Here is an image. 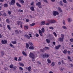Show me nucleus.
Returning a JSON list of instances; mask_svg holds the SVG:
<instances>
[{
    "label": "nucleus",
    "mask_w": 73,
    "mask_h": 73,
    "mask_svg": "<svg viewBox=\"0 0 73 73\" xmlns=\"http://www.w3.org/2000/svg\"><path fill=\"white\" fill-rule=\"evenodd\" d=\"M29 57L32 58V61H35V54L32 52H30L29 54Z\"/></svg>",
    "instance_id": "obj_1"
},
{
    "label": "nucleus",
    "mask_w": 73,
    "mask_h": 73,
    "mask_svg": "<svg viewBox=\"0 0 73 73\" xmlns=\"http://www.w3.org/2000/svg\"><path fill=\"white\" fill-rule=\"evenodd\" d=\"M25 37H26L28 39H30V37H32V35L31 33H29L28 34V35H25Z\"/></svg>",
    "instance_id": "obj_2"
},
{
    "label": "nucleus",
    "mask_w": 73,
    "mask_h": 73,
    "mask_svg": "<svg viewBox=\"0 0 73 73\" xmlns=\"http://www.w3.org/2000/svg\"><path fill=\"white\" fill-rule=\"evenodd\" d=\"M47 22L50 24H52L53 23H55L56 21L54 20H49V19H48L47 20Z\"/></svg>",
    "instance_id": "obj_3"
},
{
    "label": "nucleus",
    "mask_w": 73,
    "mask_h": 73,
    "mask_svg": "<svg viewBox=\"0 0 73 73\" xmlns=\"http://www.w3.org/2000/svg\"><path fill=\"white\" fill-rule=\"evenodd\" d=\"M41 3L40 2L36 3V5L38 6V7L39 8H42V6L41 5Z\"/></svg>",
    "instance_id": "obj_4"
},
{
    "label": "nucleus",
    "mask_w": 73,
    "mask_h": 73,
    "mask_svg": "<svg viewBox=\"0 0 73 73\" xmlns=\"http://www.w3.org/2000/svg\"><path fill=\"white\" fill-rule=\"evenodd\" d=\"M53 14L54 16H56V15H59V13H58V12H57V11H54L53 12Z\"/></svg>",
    "instance_id": "obj_5"
},
{
    "label": "nucleus",
    "mask_w": 73,
    "mask_h": 73,
    "mask_svg": "<svg viewBox=\"0 0 73 73\" xmlns=\"http://www.w3.org/2000/svg\"><path fill=\"white\" fill-rule=\"evenodd\" d=\"M15 3V0H12L11 1V3H9V4L13 5Z\"/></svg>",
    "instance_id": "obj_6"
},
{
    "label": "nucleus",
    "mask_w": 73,
    "mask_h": 73,
    "mask_svg": "<svg viewBox=\"0 0 73 73\" xmlns=\"http://www.w3.org/2000/svg\"><path fill=\"white\" fill-rule=\"evenodd\" d=\"M1 43L3 44H7V41L6 40H4H4H1Z\"/></svg>",
    "instance_id": "obj_7"
},
{
    "label": "nucleus",
    "mask_w": 73,
    "mask_h": 73,
    "mask_svg": "<svg viewBox=\"0 0 73 73\" xmlns=\"http://www.w3.org/2000/svg\"><path fill=\"white\" fill-rule=\"evenodd\" d=\"M31 68H32V67L31 66L26 67V68L27 69H28V71H29V72H31Z\"/></svg>",
    "instance_id": "obj_8"
},
{
    "label": "nucleus",
    "mask_w": 73,
    "mask_h": 73,
    "mask_svg": "<svg viewBox=\"0 0 73 73\" xmlns=\"http://www.w3.org/2000/svg\"><path fill=\"white\" fill-rule=\"evenodd\" d=\"M61 45H59L58 46H57L56 47H55V49H59V48H60L61 47Z\"/></svg>",
    "instance_id": "obj_9"
},
{
    "label": "nucleus",
    "mask_w": 73,
    "mask_h": 73,
    "mask_svg": "<svg viewBox=\"0 0 73 73\" xmlns=\"http://www.w3.org/2000/svg\"><path fill=\"white\" fill-rule=\"evenodd\" d=\"M38 31H39V34H40V35L41 36H42V32L41 31V30H39Z\"/></svg>",
    "instance_id": "obj_10"
},
{
    "label": "nucleus",
    "mask_w": 73,
    "mask_h": 73,
    "mask_svg": "<svg viewBox=\"0 0 73 73\" xmlns=\"http://www.w3.org/2000/svg\"><path fill=\"white\" fill-rule=\"evenodd\" d=\"M19 64L21 66H24V65L21 62H19Z\"/></svg>",
    "instance_id": "obj_11"
},
{
    "label": "nucleus",
    "mask_w": 73,
    "mask_h": 73,
    "mask_svg": "<svg viewBox=\"0 0 73 73\" xmlns=\"http://www.w3.org/2000/svg\"><path fill=\"white\" fill-rule=\"evenodd\" d=\"M22 54L24 55L25 56H27V53H26L24 51L22 52Z\"/></svg>",
    "instance_id": "obj_12"
},
{
    "label": "nucleus",
    "mask_w": 73,
    "mask_h": 73,
    "mask_svg": "<svg viewBox=\"0 0 73 73\" xmlns=\"http://www.w3.org/2000/svg\"><path fill=\"white\" fill-rule=\"evenodd\" d=\"M58 40L59 41L62 42L64 41V39L62 38H59Z\"/></svg>",
    "instance_id": "obj_13"
},
{
    "label": "nucleus",
    "mask_w": 73,
    "mask_h": 73,
    "mask_svg": "<svg viewBox=\"0 0 73 73\" xmlns=\"http://www.w3.org/2000/svg\"><path fill=\"white\" fill-rule=\"evenodd\" d=\"M67 20L69 23H71V22H72V20L70 18H68Z\"/></svg>",
    "instance_id": "obj_14"
},
{
    "label": "nucleus",
    "mask_w": 73,
    "mask_h": 73,
    "mask_svg": "<svg viewBox=\"0 0 73 73\" xmlns=\"http://www.w3.org/2000/svg\"><path fill=\"white\" fill-rule=\"evenodd\" d=\"M29 46V44L27 43L26 44V48L28 49Z\"/></svg>",
    "instance_id": "obj_15"
},
{
    "label": "nucleus",
    "mask_w": 73,
    "mask_h": 73,
    "mask_svg": "<svg viewBox=\"0 0 73 73\" xmlns=\"http://www.w3.org/2000/svg\"><path fill=\"white\" fill-rule=\"evenodd\" d=\"M29 49L32 50L34 49H35V47L33 46H30L29 47Z\"/></svg>",
    "instance_id": "obj_16"
},
{
    "label": "nucleus",
    "mask_w": 73,
    "mask_h": 73,
    "mask_svg": "<svg viewBox=\"0 0 73 73\" xmlns=\"http://www.w3.org/2000/svg\"><path fill=\"white\" fill-rule=\"evenodd\" d=\"M45 24V21H42L40 23L41 25H44Z\"/></svg>",
    "instance_id": "obj_17"
},
{
    "label": "nucleus",
    "mask_w": 73,
    "mask_h": 73,
    "mask_svg": "<svg viewBox=\"0 0 73 73\" xmlns=\"http://www.w3.org/2000/svg\"><path fill=\"white\" fill-rule=\"evenodd\" d=\"M46 41L47 42V43H49L50 42V40L48 39H46Z\"/></svg>",
    "instance_id": "obj_18"
},
{
    "label": "nucleus",
    "mask_w": 73,
    "mask_h": 73,
    "mask_svg": "<svg viewBox=\"0 0 73 73\" xmlns=\"http://www.w3.org/2000/svg\"><path fill=\"white\" fill-rule=\"evenodd\" d=\"M11 42L12 43V44H16L17 43L16 41L15 40L11 41Z\"/></svg>",
    "instance_id": "obj_19"
},
{
    "label": "nucleus",
    "mask_w": 73,
    "mask_h": 73,
    "mask_svg": "<svg viewBox=\"0 0 73 73\" xmlns=\"http://www.w3.org/2000/svg\"><path fill=\"white\" fill-rule=\"evenodd\" d=\"M30 9L31 10V11H34V7H31L30 8Z\"/></svg>",
    "instance_id": "obj_20"
},
{
    "label": "nucleus",
    "mask_w": 73,
    "mask_h": 73,
    "mask_svg": "<svg viewBox=\"0 0 73 73\" xmlns=\"http://www.w3.org/2000/svg\"><path fill=\"white\" fill-rule=\"evenodd\" d=\"M47 62L48 64H50V63H51V61H50V60L49 58L47 59Z\"/></svg>",
    "instance_id": "obj_21"
},
{
    "label": "nucleus",
    "mask_w": 73,
    "mask_h": 73,
    "mask_svg": "<svg viewBox=\"0 0 73 73\" xmlns=\"http://www.w3.org/2000/svg\"><path fill=\"white\" fill-rule=\"evenodd\" d=\"M7 28L8 29H9V30H11V27H10V25H7Z\"/></svg>",
    "instance_id": "obj_22"
},
{
    "label": "nucleus",
    "mask_w": 73,
    "mask_h": 73,
    "mask_svg": "<svg viewBox=\"0 0 73 73\" xmlns=\"http://www.w3.org/2000/svg\"><path fill=\"white\" fill-rule=\"evenodd\" d=\"M19 1L21 4H24V1L23 0H19Z\"/></svg>",
    "instance_id": "obj_23"
},
{
    "label": "nucleus",
    "mask_w": 73,
    "mask_h": 73,
    "mask_svg": "<svg viewBox=\"0 0 73 73\" xmlns=\"http://www.w3.org/2000/svg\"><path fill=\"white\" fill-rule=\"evenodd\" d=\"M29 28L28 27V26H24V29H28Z\"/></svg>",
    "instance_id": "obj_24"
},
{
    "label": "nucleus",
    "mask_w": 73,
    "mask_h": 73,
    "mask_svg": "<svg viewBox=\"0 0 73 73\" xmlns=\"http://www.w3.org/2000/svg\"><path fill=\"white\" fill-rule=\"evenodd\" d=\"M41 31L43 33H44V32H45V29L44 28H42L41 29Z\"/></svg>",
    "instance_id": "obj_25"
},
{
    "label": "nucleus",
    "mask_w": 73,
    "mask_h": 73,
    "mask_svg": "<svg viewBox=\"0 0 73 73\" xmlns=\"http://www.w3.org/2000/svg\"><path fill=\"white\" fill-rule=\"evenodd\" d=\"M51 65L52 66H54V65H55V64H54V62H52L51 63Z\"/></svg>",
    "instance_id": "obj_26"
},
{
    "label": "nucleus",
    "mask_w": 73,
    "mask_h": 73,
    "mask_svg": "<svg viewBox=\"0 0 73 73\" xmlns=\"http://www.w3.org/2000/svg\"><path fill=\"white\" fill-rule=\"evenodd\" d=\"M4 7L5 8L7 7H8V4H7V3L4 4Z\"/></svg>",
    "instance_id": "obj_27"
},
{
    "label": "nucleus",
    "mask_w": 73,
    "mask_h": 73,
    "mask_svg": "<svg viewBox=\"0 0 73 73\" xmlns=\"http://www.w3.org/2000/svg\"><path fill=\"white\" fill-rule=\"evenodd\" d=\"M9 45L11 48H14V46H13V45L12 44L10 43Z\"/></svg>",
    "instance_id": "obj_28"
},
{
    "label": "nucleus",
    "mask_w": 73,
    "mask_h": 73,
    "mask_svg": "<svg viewBox=\"0 0 73 73\" xmlns=\"http://www.w3.org/2000/svg\"><path fill=\"white\" fill-rule=\"evenodd\" d=\"M35 25V23H33L32 24L30 25V27H33V26H34Z\"/></svg>",
    "instance_id": "obj_29"
},
{
    "label": "nucleus",
    "mask_w": 73,
    "mask_h": 73,
    "mask_svg": "<svg viewBox=\"0 0 73 73\" xmlns=\"http://www.w3.org/2000/svg\"><path fill=\"white\" fill-rule=\"evenodd\" d=\"M61 37L62 38H63V39H64V35L63 34H62L61 35Z\"/></svg>",
    "instance_id": "obj_30"
},
{
    "label": "nucleus",
    "mask_w": 73,
    "mask_h": 73,
    "mask_svg": "<svg viewBox=\"0 0 73 73\" xmlns=\"http://www.w3.org/2000/svg\"><path fill=\"white\" fill-rule=\"evenodd\" d=\"M9 67L10 68H11V69H12V68H13V64H11L9 66Z\"/></svg>",
    "instance_id": "obj_31"
},
{
    "label": "nucleus",
    "mask_w": 73,
    "mask_h": 73,
    "mask_svg": "<svg viewBox=\"0 0 73 73\" xmlns=\"http://www.w3.org/2000/svg\"><path fill=\"white\" fill-rule=\"evenodd\" d=\"M44 50H45V48H43V50H40V52H44Z\"/></svg>",
    "instance_id": "obj_32"
},
{
    "label": "nucleus",
    "mask_w": 73,
    "mask_h": 73,
    "mask_svg": "<svg viewBox=\"0 0 73 73\" xmlns=\"http://www.w3.org/2000/svg\"><path fill=\"white\" fill-rule=\"evenodd\" d=\"M67 52H68V51H67V50H64L63 52L64 54H66Z\"/></svg>",
    "instance_id": "obj_33"
},
{
    "label": "nucleus",
    "mask_w": 73,
    "mask_h": 73,
    "mask_svg": "<svg viewBox=\"0 0 73 73\" xmlns=\"http://www.w3.org/2000/svg\"><path fill=\"white\" fill-rule=\"evenodd\" d=\"M14 70H16V69L17 68V66H13V68Z\"/></svg>",
    "instance_id": "obj_34"
},
{
    "label": "nucleus",
    "mask_w": 73,
    "mask_h": 73,
    "mask_svg": "<svg viewBox=\"0 0 73 73\" xmlns=\"http://www.w3.org/2000/svg\"><path fill=\"white\" fill-rule=\"evenodd\" d=\"M21 21H18L17 22V24L18 25H21Z\"/></svg>",
    "instance_id": "obj_35"
},
{
    "label": "nucleus",
    "mask_w": 73,
    "mask_h": 73,
    "mask_svg": "<svg viewBox=\"0 0 73 73\" xmlns=\"http://www.w3.org/2000/svg\"><path fill=\"white\" fill-rule=\"evenodd\" d=\"M42 56L43 57H44V58L45 57H46V53L42 54Z\"/></svg>",
    "instance_id": "obj_36"
},
{
    "label": "nucleus",
    "mask_w": 73,
    "mask_h": 73,
    "mask_svg": "<svg viewBox=\"0 0 73 73\" xmlns=\"http://www.w3.org/2000/svg\"><path fill=\"white\" fill-rule=\"evenodd\" d=\"M58 9L60 12H62V10L61 9V8L60 7H58Z\"/></svg>",
    "instance_id": "obj_37"
},
{
    "label": "nucleus",
    "mask_w": 73,
    "mask_h": 73,
    "mask_svg": "<svg viewBox=\"0 0 73 73\" xmlns=\"http://www.w3.org/2000/svg\"><path fill=\"white\" fill-rule=\"evenodd\" d=\"M62 28H63V29H67V28H66V26H63L62 27Z\"/></svg>",
    "instance_id": "obj_38"
},
{
    "label": "nucleus",
    "mask_w": 73,
    "mask_h": 73,
    "mask_svg": "<svg viewBox=\"0 0 73 73\" xmlns=\"http://www.w3.org/2000/svg\"><path fill=\"white\" fill-rule=\"evenodd\" d=\"M28 44H29V45H31V46H32L33 45V43H32L31 42H28Z\"/></svg>",
    "instance_id": "obj_39"
},
{
    "label": "nucleus",
    "mask_w": 73,
    "mask_h": 73,
    "mask_svg": "<svg viewBox=\"0 0 73 73\" xmlns=\"http://www.w3.org/2000/svg\"><path fill=\"white\" fill-rule=\"evenodd\" d=\"M16 4L19 7H21V5L19 3H17Z\"/></svg>",
    "instance_id": "obj_40"
},
{
    "label": "nucleus",
    "mask_w": 73,
    "mask_h": 73,
    "mask_svg": "<svg viewBox=\"0 0 73 73\" xmlns=\"http://www.w3.org/2000/svg\"><path fill=\"white\" fill-rule=\"evenodd\" d=\"M53 35H54V36L55 37H57V34H56V33H55V32H53Z\"/></svg>",
    "instance_id": "obj_41"
},
{
    "label": "nucleus",
    "mask_w": 73,
    "mask_h": 73,
    "mask_svg": "<svg viewBox=\"0 0 73 73\" xmlns=\"http://www.w3.org/2000/svg\"><path fill=\"white\" fill-rule=\"evenodd\" d=\"M2 16H4V17H5V16H7V14L5 13L2 15Z\"/></svg>",
    "instance_id": "obj_42"
},
{
    "label": "nucleus",
    "mask_w": 73,
    "mask_h": 73,
    "mask_svg": "<svg viewBox=\"0 0 73 73\" xmlns=\"http://www.w3.org/2000/svg\"><path fill=\"white\" fill-rule=\"evenodd\" d=\"M18 61H21V57H19L18 59Z\"/></svg>",
    "instance_id": "obj_43"
},
{
    "label": "nucleus",
    "mask_w": 73,
    "mask_h": 73,
    "mask_svg": "<svg viewBox=\"0 0 73 73\" xmlns=\"http://www.w3.org/2000/svg\"><path fill=\"white\" fill-rule=\"evenodd\" d=\"M49 29H51L52 30H53V29H54V28L52 27H49Z\"/></svg>",
    "instance_id": "obj_44"
},
{
    "label": "nucleus",
    "mask_w": 73,
    "mask_h": 73,
    "mask_svg": "<svg viewBox=\"0 0 73 73\" xmlns=\"http://www.w3.org/2000/svg\"><path fill=\"white\" fill-rule=\"evenodd\" d=\"M31 5H32V6H33L34 5V2H31Z\"/></svg>",
    "instance_id": "obj_45"
},
{
    "label": "nucleus",
    "mask_w": 73,
    "mask_h": 73,
    "mask_svg": "<svg viewBox=\"0 0 73 73\" xmlns=\"http://www.w3.org/2000/svg\"><path fill=\"white\" fill-rule=\"evenodd\" d=\"M59 4L61 5H62V6H63L64 5L63 4H62V1H60L59 2Z\"/></svg>",
    "instance_id": "obj_46"
},
{
    "label": "nucleus",
    "mask_w": 73,
    "mask_h": 73,
    "mask_svg": "<svg viewBox=\"0 0 73 73\" xmlns=\"http://www.w3.org/2000/svg\"><path fill=\"white\" fill-rule=\"evenodd\" d=\"M15 32L16 34H17V35H19V31H17V30H15Z\"/></svg>",
    "instance_id": "obj_47"
},
{
    "label": "nucleus",
    "mask_w": 73,
    "mask_h": 73,
    "mask_svg": "<svg viewBox=\"0 0 73 73\" xmlns=\"http://www.w3.org/2000/svg\"><path fill=\"white\" fill-rule=\"evenodd\" d=\"M18 12H23V11L19 9L18 10Z\"/></svg>",
    "instance_id": "obj_48"
},
{
    "label": "nucleus",
    "mask_w": 73,
    "mask_h": 73,
    "mask_svg": "<svg viewBox=\"0 0 73 73\" xmlns=\"http://www.w3.org/2000/svg\"><path fill=\"white\" fill-rule=\"evenodd\" d=\"M68 60H69L71 62H72V60L70 59V56H68Z\"/></svg>",
    "instance_id": "obj_49"
},
{
    "label": "nucleus",
    "mask_w": 73,
    "mask_h": 73,
    "mask_svg": "<svg viewBox=\"0 0 73 73\" xmlns=\"http://www.w3.org/2000/svg\"><path fill=\"white\" fill-rule=\"evenodd\" d=\"M6 22L7 23H9V20L8 19H7L6 20Z\"/></svg>",
    "instance_id": "obj_50"
},
{
    "label": "nucleus",
    "mask_w": 73,
    "mask_h": 73,
    "mask_svg": "<svg viewBox=\"0 0 73 73\" xmlns=\"http://www.w3.org/2000/svg\"><path fill=\"white\" fill-rule=\"evenodd\" d=\"M8 13L9 14V15H11V11H8Z\"/></svg>",
    "instance_id": "obj_51"
},
{
    "label": "nucleus",
    "mask_w": 73,
    "mask_h": 73,
    "mask_svg": "<svg viewBox=\"0 0 73 73\" xmlns=\"http://www.w3.org/2000/svg\"><path fill=\"white\" fill-rule=\"evenodd\" d=\"M49 57V54H46V57H47L48 58V57Z\"/></svg>",
    "instance_id": "obj_52"
},
{
    "label": "nucleus",
    "mask_w": 73,
    "mask_h": 73,
    "mask_svg": "<svg viewBox=\"0 0 73 73\" xmlns=\"http://www.w3.org/2000/svg\"><path fill=\"white\" fill-rule=\"evenodd\" d=\"M45 48L46 49V50H49V47H45Z\"/></svg>",
    "instance_id": "obj_53"
},
{
    "label": "nucleus",
    "mask_w": 73,
    "mask_h": 73,
    "mask_svg": "<svg viewBox=\"0 0 73 73\" xmlns=\"http://www.w3.org/2000/svg\"><path fill=\"white\" fill-rule=\"evenodd\" d=\"M60 70L61 72H62V71H63V69H62V68H60Z\"/></svg>",
    "instance_id": "obj_54"
},
{
    "label": "nucleus",
    "mask_w": 73,
    "mask_h": 73,
    "mask_svg": "<svg viewBox=\"0 0 73 73\" xmlns=\"http://www.w3.org/2000/svg\"><path fill=\"white\" fill-rule=\"evenodd\" d=\"M19 69L20 70H23V68L21 67H19Z\"/></svg>",
    "instance_id": "obj_55"
},
{
    "label": "nucleus",
    "mask_w": 73,
    "mask_h": 73,
    "mask_svg": "<svg viewBox=\"0 0 73 73\" xmlns=\"http://www.w3.org/2000/svg\"><path fill=\"white\" fill-rule=\"evenodd\" d=\"M63 1L64 3H66L67 2L66 0H63Z\"/></svg>",
    "instance_id": "obj_56"
},
{
    "label": "nucleus",
    "mask_w": 73,
    "mask_h": 73,
    "mask_svg": "<svg viewBox=\"0 0 73 73\" xmlns=\"http://www.w3.org/2000/svg\"><path fill=\"white\" fill-rule=\"evenodd\" d=\"M50 23H48H48H46V25H49L50 24Z\"/></svg>",
    "instance_id": "obj_57"
},
{
    "label": "nucleus",
    "mask_w": 73,
    "mask_h": 73,
    "mask_svg": "<svg viewBox=\"0 0 73 73\" xmlns=\"http://www.w3.org/2000/svg\"><path fill=\"white\" fill-rule=\"evenodd\" d=\"M63 23L64 25H65V21L63 20Z\"/></svg>",
    "instance_id": "obj_58"
},
{
    "label": "nucleus",
    "mask_w": 73,
    "mask_h": 73,
    "mask_svg": "<svg viewBox=\"0 0 73 73\" xmlns=\"http://www.w3.org/2000/svg\"><path fill=\"white\" fill-rule=\"evenodd\" d=\"M35 35L36 36V37H38V36H39V35H38V34L36 33Z\"/></svg>",
    "instance_id": "obj_59"
},
{
    "label": "nucleus",
    "mask_w": 73,
    "mask_h": 73,
    "mask_svg": "<svg viewBox=\"0 0 73 73\" xmlns=\"http://www.w3.org/2000/svg\"><path fill=\"white\" fill-rule=\"evenodd\" d=\"M70 40L71 42H73V38H71Z\"/></svg>",
    "instance_id": "obj_60"
},
{
    "label": "nucleus",
    "mask_w": 73,
    "mask_h": 73,
    "mask_svg": "<svg viewBox=\"0 0 73 73\" xmlns=\"http://www.w3.org/2000/svg\"><path fill=\"white\" fill-rule=\"evenodd\" d=\"M44 1L45 2V3H47L48 1H47V0H42Z\"/></svg>",
    "instance_id": "obj_61"
},
{
    "label": "nucleus",
    "mask_w": 73,
    "mask_h": 73,
    "mask_svg": "<svg viewBox=\"0 0 73 73\" xmlns=\"http://www.w3.org/2000/svg\"><path fill=\"white\" fill-rule=\"evenodd\" d=\"M2 8H3V5L0 6V10H1L2 9Z\"/></svg>",
    "instance_id": "obj_62"
},
{
    "label": "nucleus",
    "mask_w": 73,
    "mask_h": 73,
    "mask_svg": "<svg viewBox=\"0 0 73 73\" xmlns=\"http://www.w3.org/2000/svg\"><path fill=\"white\" fill-rule=\"evenodd\" d=\"M15 60V61H17V58L16 57H15L14 58Z\"/></svg>",
    "instance_id": "obj_63"
},
{
    "label": "nucleus",
    "mask_w": 73,
    "mask_h": 73,
    "mask_svg": "<svg viewBox=\"0 0 73 73\" xmlns=\"http://www.w3.org/2000/svg\"><path fill=\"white\" fill-rule=\"evenodd\" d=\"M67 52H68V54H70V51H68Z\"/></svg>",
    "instance_id": "obj_64"
}]
</instances>
